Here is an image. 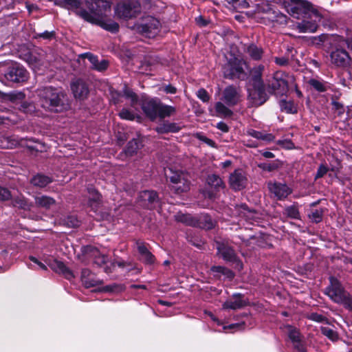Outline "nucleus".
<instances>
[{
	"label": "nucleus",
	"mask_w": 352,
	"mask_h": 352,
	"mask_svg": "<svg viewBox=\"0 0 352 352\" xmlns=\"http://www.w3.org/2000/svg\"><path fill=\"white\" fill-rule=\"evenodd\" d=\"M124 96L130 100L132 107L135 108V105L139 104L145 116L151 120L154 121L157 119L160 100L145 96L140 99L132 89H124Z\"/></svg>",
	"instance_id": "f257e3e1"
},
{
	"label": "nucleus",
	"mask_w": 352,
	"mask_h": 352,
	"mask_svg": "<svg viewBox=\"0 0 352 352\" xmlns=\"http://www.w3.org/2000/svg\"><path fill=\"white\" fill-rule=\"evenodd\" d=\"M330 285L326 288L325 294L335 302L342 304L346 308L352 309V298L342 286L340 281L331 276Z\"/></svg>",
	"instance_id": "f03ea898"
},
{
	"label": "nucleus",
	"mask_w": 352,
	"mask_h": 352,
	"mask_svg": "<svg viewBox=\"0 0 352 352\" xmlns=\"http://www.w3.org/2000/svg\"><path fill=\"white\" fill-rule=\"evenodd\" d=\"M169 173L166 172V175L171 183V188L177 194L186 192L190 190L189 176L187 173L179 170H173L171 168L168 170Z\"/></svg>",
	"instance_id": "7ed1b4c3"
},
{
	"label": "nucleus",
	"mask_w": 352,
	"mask_h": 352,
	"mask_svg": "<svg viewBox=\"0 0 352 352\" xmlns=\"http://www.w3.org/2000/svg\"><path fill=\"white\" fill-rule=\"evenodd\" d=\"M41 105L49 111L62 112L69 109L70 104L67 98L61 94H50V96L45 97Z\"/></svg>",
	"instance_id": "20e7f679"
},
{
	"label": "nucleus",
	"mask_w": 352,
	"mask_h": 352,
	"mask_svg": "<svg viewBox=\"0 0 352 352\" xmlns=\"http://www.w3.org/2000/svg\"><path fill=\"white\" fill-rule=\"evenodd\" d=\"M115 12L120 19H132L140 13V4L137 0H124L118 3Z\"/></svg>",
	"instance_id": "39448f33"
},
{
	"label": "nucleus",
	"mask_w": 352,
	"mask_h": 352,
	"mask_svg": "<svg viewBox=\"0 0 352 352\" xmlns=\"http://www.w3.org/2000/svg\"><path fill=\"white\" fill-rule=\"evenodd\" d=\"M245 61L237 57L230 58L223 67V73L226 78H241L245 76L243 65Z\"/></svg>",
	"instance_id": "423d86ee"
},
{
	"label": "nucleus",
	"mask_w": 352,
	"mask_h": 352,
	"mask_svg": "<svg viewBox=\"0 0 352 352\" xmlns=\"http://www.w3.org/2000/svg\"><path fill=\"white\" fill-rule=\"evenodd\" d=\"M291 3L285 5L287 12L292 16L299 19L302 14H307L311 11L316 16H319L318 12L312 8L310 2L306 0H289ZM287 2H285L286 4Z\"/></svg>",
	"instance_id": "0eeeda50"
},
{
	"label": "nucleus",
	"mask_w": 352,
	"mask_h": 352,
	"mask_svg": "<svg viewBox=\"0 0 352 352\" xmlns=\"http://www.w3.org/2000/svg\"><path fill=\"white\" fill-rule=\"evenodd\" d=\"M160 26V22L157 19L148 16L138 25V30L145 36L151 38L158 34Z\"/></svg>",
	"instance_id": "6e6552de"
},
{
	"label": "nucleus",
	"mask_w": 352,
	"mask_h": 352,
	"mask_svg": "<svg viewBox=\"0 0 352 352\" xmlns=\"http://www.w3.org/2000/svg\"><path fill=\"white\" fill-rule=\"evenodd\" d=\"M5 77L8 80L14 82H23L28 80L29 73L23 66L18 63H14L9 67Z\"/></svg>",
	"instance_id": "1a4fd4ad"
},
{
	"label": "nucleus",
	"mask_w": 352,
	"mask_h": 352,
	"mask_svg": "<svg viewBox=\"0 0 352 352\" xmlns=\"http://www.w3.org/2000/svg\"><path fill=\"white\" fill-rule=\"evenodd\" d=\"M270 193L278 200H284L292 192V189L285 183L270 182L267 184Z\"/></svg>",
	"instance_id": "9d476101"
},
{
	"label": "nucleus",
	"mask_w": 352,
	"mask_h": 352,
	"mask_svg": "<svg viewBox=\"0 0 352 352\" xmlns=\"http://www.w3.org/2000/svg\"><path fill=\"white\" fill-rule=\"evenodd\" d=\"M284 328L288 334L289 340L293 344L294 348L299 352H306V345L302 340L300 333L297 328L289 324L285 325Z\"/></svg>",
	"instance_id": "9b49d317"
},
{
	"label": "nucleus",
	"mask_w": 352,
	"mask_h": 352,
	"mask_svg": "<svg viewBox=\"0 0 352 352\" xmlns=\"http://www.w3.org/2000/svg\"><path fill=\"white\" fill-rule=\"evenodd\" d=\"M23 58L36 72L41 70L42 67H47L43 54L31 52L24 54Z\"/></svg>",
	"instance_id": "f8f14e48"
},
{
	"label": "nucleus",
	"mask_w": 352,
	"mask_h": 352,
	"mask_svg": "<svg viewBox=\"0 0 352 352\" xmlns=\"http://www.w3.org/2000/svg\"><path fill=\"white\" fill-rule=\"evenodd\" d=\"M331 61L337 67L346 68L351 65V58L345 50L336 49L331 54Z\"/></svg>",
	"instance_id": "ddd939ff"
},
{
	"label": "nucleus",
	"mask_w": 352,
	"mask_h": 352,
	"mask_svg": "<svg viewBox=\"0 0 352 352\" xmlns=\"http://www.w3.org/2000/svg\"><path fill=\"white\" fill-rule=\"evenodd\" d=\"M275 82L273 88H296L293 76L282 72H277L274 75Z\"/></svg>",
	"instance_id": "4468645a"
},
{
	"label": "nucleus",
	"mask_w": 352,
	"mask_h": 352,
	"mask_svg": "<svg viewBox=\"0 0 352 352\" xmlns=\"http://www.w3.org/2000/svg\"><path fill=\"white\" fill-rule=\"evenodd\" d=\"M139 202L142 206L151 210L158 204L159 199L156 192L144 190L139 195Z\"/></svg>",
	"instance_id": "2eb2a0df"
},
{
	"label": "nucleus",
	"mask_w": 352,
	"mask_h": 352,
	"mask_svg": "<svg viewBox=\"0 0 352 352\" xmlns=\"http://www.w3.org/2000/svg\"><path fill=\"white\" fill-rule=\"evenodd\" d=\"M246 177L241 170H236L230 176V187L234 190H240L245 188Z\"/></svg>",
	"instance_id": "dca6fc26"
},
{
	"label": "nucleus",
	"mask_w": 352,
	"mask_h": 352,
	"mask_svg": "<svg viewBox=\"0 0 352 352\" xmlns=\"http://www.w3.org/2000/svg\"><path fill=\"white\" fill-rule=\"evenodd\" d=\"M278 91L275 92V95L281 94V98L279 100V105L282 111H285L287 113H296L297 112V106L292 100H287L283 97V94L289 91V89H274Z\"/></svg>",
	"instance_id": "f3484780"
},
{
	"label": "nucleus",
	"mask_w": 352,
	"mask_h": 352,
	"mask_svg": "<svg viewBox=\"0 0 352 352\" xmlns=\"http://www.w3.org/2000/svg\"><path fill=\"white\" fill-rule=\"evenodd\" d=\"M79 56L82 58H87L91 64V68L98 72L105 71L109 66L107 60H102L100 61L96 56L89 52L82 54Z\"/></svg>",
	"instance_id": "a211bd4d"
},
{
	"label": "nucleus",
	"mask_w": 352,
	"mask_h": 352,
	"mask_svg": "<svg viewBox=\"0 0 352 352\" xmlns=\"http://www.w3.org/2000/svg\"><path fill=\"white\" fill-rule=\"evenodd\" d=\"M266 89H248V100L255 106L263 104L267 99Z\"/></svg>",
	"instance_id": "6ab92c4d"
},
{
	"label": "nucleus",
	"mask_w": 352,
	"mask_h": 352,
	"mask_svg": "<svg viewBox=\"0 0 352 352\" xmlns=\"http://www.w3.org/2000/svg\"><path fill=\"white\" fill-rule=\"evenodd\" d=\"M247 305L245 300L243 298L241 294H233L232 298L226 300L223 304V308L225 309H238L245 307Z\"/></svg>",
	"instance_id": "aec40b11"
},
{
	"label": "nucleus",
	"mask_w": 352,
	"mask_h": 352,
	"mask_svg": "<svg viewBox=\"0 0 352 352\" xmlns=\"http://www.w3.org/2000/svg\"><path fill=\"white\" fill-rule=\"evenodd\" d=\"M217 248L218 254H219L226 261L234 262L236 261V255L232 248L223 243H217Z\"/></svg>",
	"instance_id": "412c9836"
},
{
	"label": "nucleus",
	"mask_w": 352,
	"mask_h": 352,
	"mask_svg": "<svg viewBox=\"0 0 352 352\" xmlns=\"http://www.w3.org/2000/svg\"><path fill=\"white\" fill-rule=\"evenodd\" d=\"M137 250L140 254L141 259L147 264H152L155 261V256L148 250L145 243L141 241H137L135 243Z\"/></svg>",
	"instance_id": "4be33fe9"
},
{
	"label": "nucleus",
	"mask_w": 352,
	"mask_h": 352,
	"mask_svg": "<svg viewBox=\"0 0 352 352\" xmlns=\"http://www.w3.org/2000/svg\"><path fill=\"white\" fill-rule=\"evenodd\" d=\"M265 66L263 65H258L253 67L250 71L251 79L254 83V85L257 86L258 88L263 87V82L262 80V75Z\"/></svg>",
	"instance_id": "5701e85b"
},
{
	"label": "nucleus",
	"mask_w": 352,
	"mask_h": 352,
	"mask_svg": "<svg viewBox=\"0 0 352 352\" xmlns=\"http://www.w3.org/2000/svg\"><path fill=\"white\" fill-rule=\"evenodd\" d=\"M89 193V206L96 211L100 205L101 197L98 192L94 188L90 187L87 189Z\"/></svg>",
	"instance_id": "b1692460"
},
{
	"label": "nucleus",
	"mask_w": 352,
	"mask_h": 352,
	"mask_svg": "<svg viewBox=\"0 0 352 352\" xmlns=\"http://www.w3.org/2000/svg\"><path fill=\"white\" fill-rule=\"evenodd\" d=\"M196 221L195 227H198L202 229L210 230L214 226L211 217L207 214H201L196 217Z\"/></svg>",
	"instance_id": "393cba45"
},
{
	"label": "nucleus",
	"mask_w": 352,
	"mask_h": 352,
	"mask_svg": "<svg viewBox=\"0 0 352 352\" xmlns=\"http://www.w3.org/2000/svg\"><path fill=\"white\" fill-rule=\"evenodd\" d=\"M81 280L86 287H91L99 284L94 275L89 269H83L81 272Z\"/></svg>",
	"instance_id": "a878e982"
},
{
	"label": "nucleus",
	"mask_w": 352,
	"mask_h": 352,
	"mask_svg": "<svg viewBox=\"0 0 352 352\" xmlns=\"http://www.w3.org/2000/svg\"><path fill=\"white\" fill-rule=\"evenodd\" d=\"M180 130V127L177 124L169 122H163L159 124L155 131L158 133H176Z\"/></svg>",
	"instance_id": "bb28decb"
},
{
	"label": "nucleus",
	"mask_w": 352,
	"mask_h": 352,
	"mask_svg": "<svg viewBox=\"0 0 352 352\" xmlns=\"http://www.w3.org/2000/svg\"><path fill=\"white\" fill-rule=\"evenodd\" d=\"M34 200L35 204L37 207L43 208L45 209H50L56 204L54 199L46 195L36 196L35 197Z\"/></svg>",
	"instance_id": "cd10ccee"
},
{
	"label": "nucleus",
	"mask_w": 352,
	"mask_h": 352,
	"mask_svg": "<svg viewBox=\"0 0 352 352\" xmlns=\"http://www.w3.org/2000/svg\"><path fill=\"white\" fill-rule=\"evenodd\" d=\"M240 97L236 89H225L223 100L228 105H234L240 100Z\"/></svg>",
	"instance_id": "c85d7f7f"
},
{
	"label": "nucleus",
	"mask_w": 352,
	"mask_h": 352,
	"mask_svg": "<svg viewBox=\"0 0 352 352\" xmlns=\"http://www.w3.org/2000/svg\"><path fill=\"white\" fill-rule=\"evenodd\" d=\"M52 179L48 176L38 174L34 176L31 179V184L34 186L44 188L52 182Z\"/></svg>",
	"instance_id": "c756f323"
},
{
	"label": "nucleus",
	"mask_w": 352,
	"mask_h": 352,
	"mask_svg": "<svg viewBox=\"0 0 352 352\" xmlns=\"http://www.w3.org/2000/svg\"><path fill=\"white\" fill-rule=\"evenodd\" d=\"M316 21H302L297 24V28L300 32H315L318 29Z\"/></svg>",
	"instance_id": "7c9ffc66"
},
{
	"label": "nucleus",
	"mask_w": 352,
	"mask_h": 352,
	"mask_svg": "<svg viewBox=\"0 0 352 352\" xmlns=\"http://www.w3.org/2000/svg\"><path fill=\"white\" fill-rule=\"evenodd\" d=\"M246 53L254 60H259L262 58L263 50L254 44L248 45L245 50Z\"/></svg>",
	"instance_id": "2f4dec72"
},
{
	"label": "nucleus",
	"mask_w": 352,
	"mask_h": 352,
	"mask_svg": "<svg viewBox=\"0 0 352 352\" xmlns=\"http://www.w3.org/2000/svg\"><path fill=\"white\" fill-rule=\"evenodd\" d=\"M54 269L56 272L62 274L68 280H71L74 277L72 270L61 261H56Z\"/></svg>",
	"instance_id": "473e14b6"
},
{
	"label": "nucleus",
	"mask_w": 352,
	"mask_h": 352,
	"mask_svg": "<svg viewBox=\"0 0 352 352\" xmlns=\"http://www.w3.org/2000/svg\"><path fill=\"white\" fill-rule=\"evenodd\" d=\"M12 204L14 207H16L24 210H30L32 206V203L28 202V201L21 195L14 197L12 201Z\"/></svg>",
	"instance_id": "72a5a7b5"
},
{
	"label": "nucleus",
	"mask_w": 352,
	"mask_h": 352,
	"mask_svg": "<svg viewBox=\"0 0 352 352\" xmlns=\"http://www.w3.org/2000/svg\"><path fill=\"white\" fill-rule=\"evenodd\" d=\"M248 135L251 137H253L258 140H261L267 142H270L274 141V136L271 133H265L261 131H256L254 129H249L247 131Z\"/></svg>",
	"instance_id": "f704fd0d"
},
{
	"label": "nucleus",
	"mask_w": 352,
	"mask_h": 352,
	"mask_svg": "<svg viewBox=\"0 0 352 352\" xmlns=\"http://www.w3.org/2000/svg\"><path fill=\"white\" fill-rule=\"evenodd\" d=\"M175 219L177 222H181L186 226L195 227L196 221V217L192 216L190 214H183L181 212L177 213L175 216Z\"/></svg>",
	"instance_id": "c9c22d12"
},
{
	"label": "nucleus",
	"mask_w": 352,
	"mask_h": 352,
	"mask_svg": "<svg viewBox=\"0 0 352 352\" xmlns=\"http://www.w3.org/2000/svg\"><path fill=\"white\" fill-rule=\"evenodd\" d=\"M175 112V107L169 105L163 104L161 102H160L157 118L164 119L166 117H169Z\"/></svg>",
	"instance_id": "e433bc0d"
},
{
	"label": "nucleus",
	"mask_w": 352,
	"mask_h": 352,
	"mask_svg": "<svg viewBox=\"0 0 352 352\" xmlns=\"http://www.w3.org/2000/svg\"><path fill=\"white\" fill-rule=\"evenodd\" d=\"M208 184L218 191L224 188V184L222 179L217 175H209L207 179Z\"/></svg>",
	"instance_id": "4c0bfd02"
},
{
	"label": "nucleus",
	"mask_w": 352,
	"mask_h": 352,
	"mask_svg": "<svg viewBox=\"0 0 352 352\" xmlns=\"http://www.w3.org/2000/svg\"><path fill=\"white\" fill-rule=\"evenodd\" d=\"M216 116L221 118H228L232 115V111L221 102L215 104Z\"/></svg>",
	"instance_id": "58836bf2"
},
{
	"label": "nucleus",
	"mask_w": 352,
	"mask_h": 352,
	"mask_svg": "<svg viewBox=\"0 0 352 352\" xmlns=\"http://www.w3.org/2000/svg\"><path fill=\"white\" fill-rule=\"evenodd\" d=\"M141 146V142L138 139L133 138L128 142L125 148V153L127 155L131 156L135 154Z\"/></svg>",
	"instance_id": "ea45409f"
},
{
	"label": "nucleus",
	"mask_w": 352,
	"mask_h": 352,
	"mask_svg": "<svg viewBox=\"0 0 352 352\" xmlns=\"http://www.w3.org/2000/svg\"><path fill=\"white\" fill-rule=\"evenodd\" d=\"M324 214L323 208L311 209L308 214L309 219L314 223H320Z\"/></svg>",
	"instance_id": "a19ab883"
},
{
	"label": "nucleus",
	"mask_w": 352,
	"mask_h": 352,
	"mask_svg": "<svg viewBox=\"0 0 352 352\" xmlns=\"http://www.w3.org/2000/svg\"><path fill=\"white\" fill-rule=\"evenodd\" d=\"M94 263L99 267H102L107 263V257L106 255L101 254L97 250L93 252Z\"/></svg>",
	"instance_id": "79ce46f5"
},
{
	"label": "nucleus",
	"mask_w": 352,
	"mask_h": 352,
	"mask_svg": "<svg viewBox=\"0 0 352 352\" xmlns=\"http://www.w3.org/2000/svg\"><path fill=\"white\" fill-rule=\"evenodd\" d=\"M239 211V215L248 220L253 219L256 215L255 211L250 210L245 204L241 205L240 206Z\"/></svg>",
	"instance_id": "37998d69"
},
{
	"label": "nucleus",
	"mask_w": 352,
	"mask_h": 352,
	"mask_svg": "<svg viewBox=\"0 0 352 352\" xmlns=\"http://www.w3.org/2000/svg\"><path fill=\"white\" fill-rule=\"evenodd\" d=\"M285 212L287 217L294 219H300V212L298 209L295 206H290L287 207L285 209Z\"/></svg>",
	"instance_id": "c03bdc74"
},
{
	"label": "nucleus",
	"mask_w": 352,
	"mask_h": 352,
	"mask_svg": "<svg viewBox=\"0 0 352 352\" xmlns=\"http://www.w3.org/2000/svg\"><path fill=\"white\" fill-rule=\"evenodd\" d=\"M321 332L332 341H336L338 339V335L336 331L328 327H322Z\"/></svg>",
	"instance_id": "a18cd8bd"
},
{
	"label": "nucleus",
	"mask_w": 352,
	"mask_h": 352,
	"mask_svg": "<svg viewBox=\"0 0 352 352\" xmlns=\"http://www.w3.org/2000/svg\"><path fill=\"white\" fill-rule=\"evenodd\" d=\"M337 99H338L337 96H333L332 97L331 104L333 107V109L336 111H337L338 116H341L344 113V105L342 103L338 102V101H336Z\"/></svg>",
	"instance_id": "49530a36"
},
{
	"label": "nucleus",
	"mask_w": 352,
	"mask_h": 352,
	"mask_svg": "<svg viewBox=\"0 0 352 352\" xmlns=\"http://www.w3.org/2000/svg\"><path fill=\"white\" fill-rule=\"evenodd\" d=\"M122 119L133 120L135 118V114L126 109H123L119 113Z\"/></svg>",
	"instance_id": "de8ad7c7"
},
{
	"label": "nucleus",
	"mask_w": 352,
	"mask_h": 352,
	"mask_svg": "<svg viewBox=\"0 0 352 352\" xmlns=\"http://www.w3.org/2000/svg\"><path fill=\"white\" fill-rule=\"evenodd\" d=\"M55 32L54 31L49 32V31H45L42 33H37L35 35V38H41L45 40H51L53 38H54Z\"/></svg>",
	"instance_id": "09e8293b"
},
{
	"label": "nucleus",
	"mask_w": 352,
	"mask_h": 352,
	"mask_svg": "<svg viewBox=\"0 0 352 352\" xmlns=\"http://www.w3.org/2000/svg\"><path fill=\"white\" fill-rule=\"evenodd\" d=\"M329 171V168L324 164H320L315 176V179L322 177Z\"/></svg>",
	"instance_id": "8fccbe9b"
},
{
	"label": "nucleus",
	"mask_w": 352,
	"mask_h": 352,
	"mask_svg": "<svg viewBox=\"0 0 352 352\" xmlns=\"http://www.w3.org/2000/svg\"><path fill=\"white\" fill-rule=\"evenodd\" d=\"M278 144L286 149H292L294 148V143L292 142V140L288 139L278 140Z\"/></svg>",
	"instance_id": "3c124183"
},
{
	"label": "nucleus",
	"mask_w": 352,
	"mask_h": 352,
	"mask_svg": "<svg viewBox=\"0 0 352 352\" xmlns=\"http://www.w3.org/2000/svg\"><path fill=\"white\" fill-rule=\"evenodd\" d=\"M11 196V193L8 189L0 187V201L8 200Z\"/></svg>",
	"instance_id": "603ef678"
},
{
	"label": "nucleus",
	"mask_w": 352,
	"mask_h": 352,
	"mask_svg": "<svg viewBox=\"0 0 352 352\" xmlns=\"http://www.w3.org/2000/svg\"><path fill=\"white\" fill-rule=\"evenodd\" d=\"M197 96L200 100L205 102L210 100V96L206 89H198Z\"/></svg>",
	"instance_id": "864d4df0"
},
{
	"label": "nucleus",
	"mask_w": 352,
	"mask_h": 352,
	"mask_svg": "<svg viewBox=\"0 0 352 352\" xmlns=\"http://www.w3.org/2000/svg\"><path fill=\"white\" fill-rule=\"evenodd\" d=\"M66 224L71 228H76L79 226V221L74 216H69L67 217Z\"/></svg>",
	"instance_id": "5fc2aeb1"
},
{
	"label": "nucleus",
	"mask_w": 352,
	"mask_h": 352,
	"mask_svg": "<svg viewBox=\"0 0 352 352\" xmlns=\"http://www.w3.org/2000/svg\"><path fill=\"white\" fill-rule=\"evenodd\" d=\"M308 83L312 88H324L326 87L322 82L314 78L310 79Z\"/></svg>",
	"instance_id": "6e6d98bb"
},
{
	"label": "nucleus",
	"mask_w": 352,
	"mask_h": 352,
	"mask_svg": "<svg viewBox=\"0 0 352 352\" xmlns=\"http://www.w3.org/2000/svg\"><path fill=\"white\" fill-rule=\"evenodd\" d=\"M275 63L280 66H285L289 63V58L285 56L276 57L274 58Z\"/></svg>",
	"instance_id": "4d7b16f0"
},
{
	"label": "nucleus",
	"mask_w": 352,
	"mask_h": 352,
	"mask_svg": "<svg viewBox=\"0 0 352 352\" xmlns=\"http://www.w3.org/2000/svg\"><path fill=\"white\" fill-rule=\"evenodd\" d=\"M309 318L311 320L320 322L324 320V317L321 315L318 314L317 313H312L309 315Z\"/></svg>",
	"instance_id": "13d9d810"
},
{
	"label": "nucleus",
	"mask_w": 352,
	"mask_h": 352,
	"mask_svg": "<svg viewBox=\"0 0 352 352\" xmlns=\"http://www.w3.org/2000/svg\"><path fill=\"white\" fill-rule=\"evenodd\" d=\"M217 128L223 133H227L229 131V126L224 122H219L217 124Z\"/></svg>",
	"instance_id": "bf43d9fd"
},
{
	"label": "nucleus",
	"mask_w": 352,
	"mask_h": 352,
	"mask_svg": "<svg viewBox=\"0 0 352 352\" xmlns=\"http://www.w3.org/2000/svg\"><path fill=\"white\" fill-rule=\"evenodd\" d=\"M150 67V65L145 63H142L139 67L138 72L141 74H148V72L151 71Z\"/></svg>",
	"instance_id": "052dcab7"
},
{
	"label": "nucleus",
	"mask_w": 352,
	"mask_h": 352,
	"mask_svg": "<svg viewBox=\"0 0 352 352\" xmlns=\"http://www.w3.org/2000/svg\"><path fill=\"white\" fill-rule=\"evenodd\" d=\"M259 167L265 170L270 172L275 169L276 166L273 164H262L259 165Z\"/></svg>",
	"instance_id": "680f3d73"
},
{
	"label": "nucleus",
	"mask_w": 352,
	"mask_h": 352,
	"mask_svg": "<svg viewBox=\"0 0 352 352\" xmlns=\"http://www.w3.org/2000/svg\"><path fill=\"white\" fill-rule=\"evenodd\" d=\"M195 20L197 23L201 27L206 26L208 24V21L201 16L197 17Z\"/></svg>",
	"instance_id": "e2e57ef3"
},
{
	"label": "nucleus",
	"mask_w": 352,
	"mask_h": 352,
	"mask_svg": "<svg viewBox=\"0 0 352 352\" xmlns=\"http://www.w3.org/2000/svg\"><path fill=\"white\" fill-rule=\"evenodd\" d=\"M204 196L205 197L208 198L210 200H213L216 198V194L214 192L209 190H205L204 192Z\"/></svg>",
	"instance_id": "0e129e2a"
},
{
	"label": "nucleus",
	"mask_w": 352,
	"mask_h": 352,
	"mask_svg": "<svg viewBox=\"0 0 352 352\" xmlns=\"http://www.w3.org/2000/svg\"><path fill=\"white\" fill-rule=\"evenodd\" d=\"M30 259L33 261L34 263H35L36 264L38 265V266L43 270H47V267L43 264L41 262H40L37 258H36L34 256H30Z\"/></svg>",
	"instance_id": "69168bd1"
},
{
	"label": "nucleus",
	"mask_w": 352,
	"mask_h": 352,
	"mask_svg": "<svg viewBox=\"0 0 352 352\" xmlns=\"http://www.w3.org/2000/svg\"><path fill=\"white\" fill-rule=\"evenodd\" d=\"M16 0H0V3L3 4L5 7L13 6Z\"/></svg>",
	"instance_id": "338daca9"
},
{
	"label": "nucleus",
	"mask_w": 352,
	"mask_h": 352,
	"mask_svg": "<svg viewBox=\"0 0 352 352\" xmlns=\"http://www.w3.org/2000/svg\"><path fill=\"white\" fill-rule=\"evenodd\" d=\"M226 267L222 266H214L212 267V271L214 272H218L223 274Z\"/></svg>",
	"instance_id": "774afa93"
}]
</instances>
